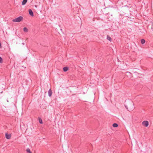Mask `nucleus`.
<instances>
[{"label":"nucleus","mask_w":153,"mask_h":153,"mask_svg":"<svg viewBox=\"0 0 153 153\" xmlns=\"http://www.w3.org/2000/svg\"><path fill=\"white\" fill-rule=\"evenodd\" d=\"M23 19V18L22 16H20L14 19L12 21L14 22H19Z\"/></svg>","instance_id":"nucleus-2"},{"label":"nucleus","mask_w":153,"mask_h":153,"mask_svg":"<svg viewBox=\"0 0 153 153\" xmlns=\"http://www.w3.org/2000/svg\"><path fill=\"white\" fill-rule=\"evenodd\" d=\"M145 42L146 41L144 39H142L141 40V43L143 45L144 44Z\"/></svg>","instance_id":"nucleus-11"},{"label":"nucleus","mask_w":153,"mask_h":153,"mask_svg":"<svg viewBox=\"0 0 153 153\" xmlns=\"http://www.w3.org/2000/svg\"><path fill=\"white\" fill-rule=\"evenodd\" d=\"M26 151L27 153H32V152L30 151V149L29 148H28L26 149Z\"/></svg>","instance_id":"nucleus-10"},{"label":"nucleus","mask_w":153,"mask_h":153,"mask_svg":"<svg viewBox=\"0 0 153 153\" xmlns=\"http://www.w3.org/2000/svg\"><path fill=\"white\" fill-rule=\"evenodd\" d=\"M112 126L114 127H117L118 126V125L116 123H114L113 124Z\"/></svg>","instance_id":"nucleus-12"},{"label":"nucleus","mask_w":153,"mask_h":153,"mask_svg":"<svg viewBox=\"0 0 153 153\" xmlns=\"http://www.w3.org/2000/svg\"><path fill=\"white\" fill-rule=\"evenodd\" d=\"M69 69V68L68 67H65L63 68V71L64 72L67 71Z\"/></svg>","instance_id":"nucleus-7"},{"label":"nucleus","mask_w":153,"mask_h":153,"mask_svg":"<svg viewBox=\"0 0 153 153\" xmlns=\"http://www.w3.org/2000/svg\"><path fill=\"white\" fill-rule=\"evenodd\" d=\"M35 7H37V6L36 5H35Z\"/></svg>","instance_id":"nucleus-17"},{"label":"nucleus","mask_w":153,"mask_h":153,"mask_svg":"<svg viewBox=\"0 0 153 153\" xmlns=\"http://www.w3.org/2000/svg\"><path fill=\"white\" fill-rule=\"evenodd\" d=\"M23 30L25 32H28V29L26 27H24L23 28Z\"/></svg>","instance_id":"nucleus-14"},{"label":"nucleus","mask_w":153,"mask_h":153,"mask_svg":"<svg viewBox=\"0 0 153 153\" xmlns=\"http://www.w3.org/2000/svg\"><path fill=\"white\" fill-rule=\"evenodd\" d=\"M48 96L49 97H51L52 96V92L51 90L50 89L48 91Z\"/></svg>","instance_id":"nucleus-6"},{"label":"nucleus","mask_w":153,"mask_h":153,"mask_svg":"<svg viewBox=\"0 0 153 153\" xmlns=\"http://www.w3.org/2000/svg\"><path fill=\"white\" fill-rule=\"evenodd\" d=\"M22 44H23V45H24V44H25L24 43H22Z\"/></svg>","instance_id":"nucleus-18"},{"label":"nucleus","mask_w":153,"mask_h":153,"mask_svg":"<svg viewBox=\"0 0 153 153\" xmlns=\"http://www.w3.org/2000/svg\"><path fill=\"white\" fill-rule=\"evenodd\" d=\"M142 125L144 126L145 127H148L149 125V123L147 121H144L142 123Z\"/></svg>","instance_id":"nucleus-3"},{"label":"nucleus","mask_w":153,"mask_h":153,"mask_svg":"<svg viewBox=\"0 0 153 153\" xmlns=\"http://www.w3.org/2000/svg\"><path fill=\"white\" fill-rule=\"evenodd\" d=\"M5 137L7 139H10L11 137V134H8L7 133H6Z\"/></svg>","instance_id":"nucleus-4"},{"label":"nucleus","mask_w":153,"mask_h":153,"mask_svg":"<svg viewBox=\"0 0 153 153\" xmlns=\"http://www.w3.org/2000/svg\"><path fill=\"white\" fill-rule=\"evenodd\" d=\"M3 62V60L2 58L0 56V63H2Z\"/></svg>","instance_id":"nucleus-15"},{"label":"nucleus","mask_w":153,"mask_h":153,"mask_svg":"<svg viewBox=\"0 0 153 153\" xmlns=\"http://www.w3.org/2000/svg\"><path fill=\"white\" fill-rule=\"evenodd\" d=\"M107 38L108 40L110 41V42H111V41L112 40V39L108 35L107 36Z\"/></svg>","instance_id":"nucleus-13"},{"label":"nucleus","mask_w":153,"mask_h":153,"mask_svg":"<svg viewBox=\"0 0 153 153\" xmlns=\"http://www.w3.org/2000/svg\"><path fill=\"white\" fill-rule=\"evenodd\" d=\"M126 74H130V75L131 74V73L127 71V72H126Z\"/></svg>","instance_id":"nucleus-16"},{"label":"nucleus","mask_w":153,"mask_h":153,"mask_svg":"<svg viewBox=\"0 0 153 153\" xmlns=\"http://www.w3.org/2000/svg\"><path fill=\"white\" fill-rule=\"evenodd\" d=\"M38 120L40 124H42L43 123L42 120L40 117H38Z\"/></svg>","instance_id":"nucleus-8"},{"label":"nucleus","mask_w":153,"mask_h":153,"mask_svg":"<svg viewBox=\"0 0 153 153\" xmlns=\"http://www.w3.org/2000/svg\"><path fill=\"white\" fill-rule=\"evenodd\" d=\"M125 106L127 110L129 111H132L134 108V103L131 101H126Z\"/></svg>","instance_id":"nucleus-1"},{"label":"nucleus","mask_w":153,"mask_h":153,"mask_svg":"<svg viewBox=\"0 0 153 153\" xmlns=\"http://www.w3.org/2000/svg\"><path fill=\"white\" fill-rule=\"evenodd\" d=\"M27 2V0H23L22 2V5H25Z\"/></svg>","instance_id":"nucleus-9"},{"label":"nucleus","mask_w":153,"mask_h":153,"mask_svg":"<svg viewBox=\"0 0 153 153\" xmlns=\"http://www.w3.org/2000/svg\"><path fill=\"white\" fill-rule=\"evenodd\" d=\"M28 12L29 14L32 16H34L33 13L31 9H29L28 10Z\"/></svg>","instance_id":"nucleus-5"}]
</instances>
